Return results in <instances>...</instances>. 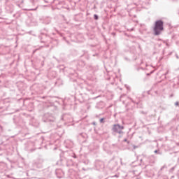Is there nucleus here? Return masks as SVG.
I'll return each mask as SVG.
<instances>
[{
  "mask_svg": "<svg viewBox=\"0 0 179 179\" xmlns=\"http://www.w3.org/2000/svg\"><path fill=\"white\" fill-rule=\"evenodd\" d=\"M164 22L162 20H158L155 21V25L153 27L154 36H160L162 33L164 31Z\"/></svg>",
  "mask_w": 179,
  "mask_h": 179,
  "instance_id": "1",
  "label": "nucleus"
},
{
  "mask_svg": "<svg viewBox=\"0 0 179 179\" xmlns=\"http://www.w3.org/2000/svg\"><path fill=\"white\" fill-rule=\"evenodd\" d=\"M43 122H55V117L51 113H45L43 116Z\"/></svg>",
  "mask_w": 179,
  "mask_h": 179,
  "instance_id": "2",
  "label": "nucleus"
},
{
  "mask_svg": "<svg viewBox=\"0 0 179 179\" xmlns=\"http://www.w3.org/2000/svg\"><path fill=\"white\" fill-rule=\"evenodd\" d=\"M96 170H103L104 169V162L100 160H96L94 162Z\"/></svg>",
  "mask_w": 179,
  "mask_h": 179,
  "instance_id": "3",
  "label": "nucleus"
},
{
  "mask_svg": "<svg viewBox=\"0 0 179 179\" xmlns=\"http://www.w3.org/2000/svg\"><path fill=\"white\" fill-rule=\"evenodd\" d=\"M33 146H34V143H33L32 142L28 143V144L25 147V150H27V152H30L31 153L34 152V150H36V148Z\"/></svg>",
  "mask_w": 179,
  "mask_h": 179,
  "instance_id": "4",
  "label": "nucleus"
},
{
  "mask_svg": "<svg viewBox=\"0 0 179 179\" xmlns=\"http://www.w3.org/2000/svg\"><path fill=\"white\" fill-rule=\"evenodd\" d=\"M120 129H124V126H121L120 124H114L113 127V132H117L119 131Z\"/></svg>",
  "mask_w": 179,
  "mask_h": 179,
  "instance_id": "5",
  "label": "nucleus"
},
{
  "mask_svg": "<svg viewBox=\"0 0 179 179\" xmlns=\"http://www.w3.org/2000/svg\"><path fill=\"white\" fill-rule=\"evenodd\" d=\"M85 65H86V63H85V61H83V60H78V61L77 62V68H78V69H82V68H84V67L85 66Z\"/></svg>",
  "mask_w": 179,
  "mask_h": 179,
  "instance_id": "6",
  "label": "nucleus"
},
{
  "mask_svg": "<svg viewBox=\"0 0 179 179\" xmlns=\"http://www.w3.org/2000/svg\"><path fill=\"white\" fill-rule=\"evenodd\" d=\"M41 36H45V37H50V33L48 32V29L44 28L41 30Z\"/></svg>",
  "mask_w": 179,
  "mask_h": 179,
  "instance_id": "7",
  "label": "nucleus"
},
{
  "mask_svg": "<svg viewBox=\"0 0 179 179\" xmlns=\"http://www.w3.org/2000/svg\"><path fill=\"white\" fill-rule=\"evenodd\" d=\"M117 165L118 164L114 160L110 161L108 164V166L110 169V170H114V168L117 167Z\"/></svg>",
  "mask_w": 179,
  "mask_h": 179,
  "instance_id": "8",
  "label": "nucleus"
},
{
  "mask_svg": "<svg viewBox=\"0 0 179 179\" xmlns=\"http://www.w3.org/2000/svg\"><path fill=\"white\" fill-rule=\"evenodd\" d=\"M6 10H7L8 13H13L14 8L13 5L10 4L6 6Z\"/></svg>",
  "mask_w": 179,
  "mask_h": 179,
  "instance_id": "9",
  "label": "nucleus"
},
{
  "mask_svg": "<svg viewBox=\"0 0 179 179\" xmlns=\"http://www.w3.org/2000/svg\"><path fill=\"white\" fill-rule=\"evenodd\" d=\"M67 167H71V166H76V164L72 161V159H69V157L67 158V163H66Z\"/></svg>",
  "mask_w": 179,
  "mask_h": 179,
  "instance_id": "10",
  "label": "nucleus"
},
{
  "mask_svg": "<svg viewBox=\"0 0 179 179\" xmlns=\"http://www.w3.org/2000/svg\"><path fill=\"white\" fill-rule=\"evenodd\" d=\"M55 173L57 178H62V176L64 175L62 170L57 169Z\"/></svg>",
  "mask_w": 179,
  "mask_h": 179,
  "instance_id": "11",
  "label": "nucleus"
},
{
  "mask_svg": "<svg viewBox=\"0 0 179 179\" xmlns=\"http://www.w3.org/2000/svg\"><path fill=\"white\" fill-rule=\"evenodd\" d=\"M43 23L44 24H50L51 23V17H45L43 20Z\"/></svg>",
  "mask_w": 179,
  "mask_h": 179,
  "instance_id": "12",
  "label": "nucleus"
},
{
  "mask_svg": "<svg viewBox=\"0 0 179 179\" xmlns=\"http://www.w3.org/2000/svg\"><path fill=\"white\" fill-rule=\"evenodd\" d=\"M69 156L70 157H73V159H76V155H75V153H73V152L70 151L69 152H65V156Z\"/></svg>",
  "mask_w": 179,
  "mask_h": 179,
  "instance_id": "13",
  "label": "nucleus"
},
{
  "mask_svg": "<svg viewBox=\"0 0 179 179\" xmlns=\"http://www.w3.org/2000/svg\"><path fill=\"white\" fill-rule=\"evenodd\" d=\"M78 138L80 139V138H83V139H86L87 138V134L85 133H81L79 134Z\"/></svg>",
  "mask_w": 179,
  "mask_h": 179,
  "instance_id": "14",
  "label": "nucleus"
},
{
  "mask_svg": "<svg viewBox=\"0 0 179 179\" xmlns=\"http://www.w3.org/2000/svg\"><path fill=\"white\" fill-rule=\"evenodd\" d=\"M86 69L88 71H94V66H92V64H89L86 66Z\"/></svg>",
  "mask_w": 179,
  "mask_h": 179,
  "instance_id": "15",
  "label": "nucleus"
},
{
  "mask_svg": "<svg viewBox=\"0 0 179 179\" xmlns=\"http://www.w3.org/2000/svg\"><path fill=\"white\" fill-rule=\"evenodd\" d=\"M165 168H166L165 165H164V166L161 168L160 171H159V175H158L159 177H162V176L160 175V173H161V172L162 171V170L164 169Z\"/></svg>",
  "mask_w": 179,
  "mask_h": 179,
  "instance_id": "16",
  "label": "nucleus"
},
{
  "mask_svg": "<svg viewBox=\"0 0 179 179\" xmlns=\"http://www.w3.org/2000/svg\"><path fill=\"white\" fill-rule=\"evenodd\" d=\"M165 168H166L165 165H164V166L161 168L160 171H159V175H158L159 177H162V176L160 175V173H161V172L162 171V170L164 169Z\"/></svg>",
  "mask_w": 179,
  "mask_h": 179,
  "instance_id": "17",
  "label": "nucleus"
},
{
  "mask_svg": "<svg viewBox=\"0 0 179 179\" xmlns=\"http://www.w3.org/2000/svg\"><path fill=\"white\" fill-rule=\"evenodd\" d=\"M104 120H106L105 117H102L99 120V122L101 124H104L106 122V121H104Z\"/></svg>",
  "mask_w": 179,
  "mask_h": 179,
  "instance_id": "18",
  "label": "nucleus"
},
{
  "mask_svg": "<svg viewBox=\"0 0 179 179\" xmlns=\"http://www.w3.org/2000/svg\"><path fill=\"white\" fill-rule=\"evenodd\" d=\"M94 20H99V15H97V14H94Z\"/></svg>",
  "mask_w": 179,
  "mask_h": 179,
  "instance_id": "19",
  "label": "nucleus"
},
{
  "mask_svg": "<svg viewBox=\"0 0 179 179\" xmlns=\"http://www.w3.org/2000/svg\"><path fill=\"white\" fill-rule=\"evenodd\" d=\"M62 120H63V121H66V115H64L62 116Z\"/></svg>",
  "mask_w": 179,
  "mask_h": 179,
  "instance_id": "20",
  "label": "nucleus"
},
{
  "mask_svg": "<svg viewBox=\"0 0 179 179\" xmlns=\"http://www.w3.org/2000/svg\"><path fill=\"white\" fill-rule=\"evenodd\" d=\"M155 153H156L157 155H162V152H160L159 150H155L154 151Z\"/></svg>",
  "mask_w": 179,
  "mask_h": 179,
  "instance_id": "21",
  "label": "nucleus"
},
{
  "mask_svg": "<svg viewBox=\"0 0 179 179\" xmlns=\"http://www.w3.org/2000/svg\"><path fill=\"white\" fill-rule=\"evenodd\" d=\"M38 38L41 39V43H44V41H43V36H39Z\"/></svg>",
  "mask_w": 179,
  "mask_h": 179,
  "instance_id": "22",
  "label": "nucleus"
},
{
  "mask_svg": "<svg viewBox=\"0 0 179 179\" xmlns=\"http://www.w3.org/2000/svg\"><path fill=\"white\" fill-rule=\"evenodd\" d=\"M116 134H120V135H121V134H122V129L116 131Z\"/></svg>",
  "mask_w": 179,
  "mask_h": 179,
  "instance_id": "23",
  "label": "nucleus"
},
{
  "mask_svg": "<svg viewBox=\"0 0 179 179\" xmlns=\"http://www.w3.org/2000/svg\"><path fill=\"white\" fill-rule=\"evenodd\" d=\"M174 169H176V166L172 167V168L170 169L169 172H170V173H173V171H174Z\"/></svg>",
  "mask_w": 179,
  "mask_h": 179,
  "instance_id": "24",
  "label": "nucleus"
},
{
  "mask_svg": "<svg viewBox=\"0 0 179 179\" xmlns=\"http://www.w3.org/2000/svg\"><path fill=\"white\" fill-rule=\"evenodd\" d=\"M164 43L166 44V47H170V44H169V43L166 41H164Z\"/></svg>",
  "mask_w": 179,
  "mask_h": 179,
  "instance_id": "25",
  "label": "nucleus"
},
{
  "mask_svg": "<svg viewBox=\"0 0 179 179\" xmlns=\"http://www.w3.org/2000/svg\"><path fill=\"white\" fill-rule=\"evenodd\" d=\"M36 166H37L38 169H41V167H43V165H41V164H40L39 165H36Z\"/></svg>",
  "mask_w": 179,
  "mask_h": 179,
  "instance_id": "26",
  "label": "nucleus"
},
{
  "mask_svg": "<svg viewBox=\"0 0 179 179\" xmlns=\"http://www.w3.org/2000/svg\"><path fill=\"white\" fill-rule=\"evenodd\" d=\"M175 106H176L177 107H179V102L178 101H176L175 103Z\"/></svg>",
  "mask_w": 179,
  "mask_h": 179,
  "instance_id": "27",
  "label": "nucleus"
},
{
  "mask_svg": "<svg viewBox=\"0 0 179 179\" xmlns=\"http://www.w3.org/2000/svg\"><path fill=\"white\" fill-rule=\"evenodd\" d=\"M164 179H169V177H167V176H164Z\"/></svg>",
  "mask_w": 179,
  "mask_h": 179,
  "instance_id": "28",
  "label": "nucleus"
},
{
  "mask_svg": "<svg viewBox=\"0 0 179 179\" xmlns=\"http://www.w3.org/2000/svg\"><path fill=\"white\" fill-rule=\"evenodd\" d=\"M176 57L177 59H179L178 55L176 54Z\"/></svg>",
  "mask_w": 179,
  "mask_h": 179,
  "instance_id": "29",
  "label": "nucleus"
},
{
  "mask_svg": "<svg viewBox=\"0 0 179 179\" xmlns=\"http://www.w3.org/2000/svg\"><path fill=\"white\" fill-rule=\"evenodd\" d=\"M97 124L96 123V122H92V125H96Z\"/></svg>",
  "mask_w": 179,
  "mask_h": 179,
  "instance_id": "30",
  "label": "nucleus"
},
{
  "mask_svg": "<svg viewBox=\"0 0 179 179\" xmlns=\"http://www.w3.org/2000/svg\"><path fill=\"white\" fill-rule=\"evenodd\" d=\"M150 163H155V160H151V161H150Z\"/></svg>",
  "mask_w": 179,
  "mask_h": 179,
  "instance_id": "31",
  "label": "nucleus"
},
{
  "mask_svg": "<svg viewBox=\"0 0 179 179\" xmlns=\"http://www.w3.org/2000/svg\"><path fill=\"white\" fill-rule=\"evenodd\" d=\"M150 159H151V160H152V159H155V157L153 156H152L150 157Z\"/></svg>",
  "mask_w": 179,
  "mask_h": 179,
  "instance_id": "32",
  "label": "nucleus"
},
{
  "mask_svg": "<svg viewBox=\"0 0 179 179\" xmlns=\"http://www.w3.org/2000/svg\"><path fill=\"white\" fill-rule=\"evenodd\" d=\"M41 65L42 66H44V62H42Z\"/></svg>",
  "mask_w": 179,
  "mask_h": 179,
  "instance_id": "33",
  "label": "nucleus"
},
{
  "mask_svg": "<svg viewBox=\"0 0 179 179\" xmlns=\"http://www.w3.org/2000/svg\"><path fill=\"white\" fill-rule=\"evenodd\" d=\"M123 141L124 142H127L128 140L127 138H124Z\"/></svg>",
  "mask_w": 179,
  "mask_h": 179,
  "instance_id": "34",
  "label": "nucleus"
},
{
  "mask_svg": "<svg viewBox=\"0 0 179 179\" xmlns=\"http://www.w3.org/2000/svg\"><path fill=\"white\" fill-rule=\"evenodd\" d=\"M177 176H178V178H179V169H178V171Z\"/></svg>",
  "mask_w": 179,
  "mask_h": 179,
  "instance_id": "35",
  "label": "nucleus"
},
{
  "mask_svg": "<svg viewBox=\"0 0 179 179\" xmlns=\"http://www.w3.org/2000/svg\"><path fill=\"white\" fill-rule=\"evenodd\" d=\"M40 163L41 164V163H43V159H40Z\"/></svg>",
  "mask_w": 179,
  "mask_h": 179,
  "instance_id": "36",
  "label": "nucleus"
},
{
  "mask_svg": "<svg viewBox=\"0 0 179 179\" xmlns=\"http://www.w3.org/2000/svg\"><path fill=\"white\" fill-rule=\"evenodd\" d=\"M20 2L21 3H22V2H23V0H20Z\"/></svg>",
  "mask_w": 179,
  "mask_h": 179,
  "instance_id": "37",
  "label": "nucleus"
},
{
  "mask_svg": "<svg viewBox=\"0 0 179 179\" xmlns=\"http://www.w3.org/2000/svg\"><path fill=\"white\" fill-rule=\"evenodd\" d=\"M32 10H37V8H35V9H32Z\"/></svg>",
  "mask_w": 179,
  "mask_h": 179,
  "instance_id": "38",
  "label": "nucleus"
},
{
  "mask_svg": "<svg viewBox=\"0 0 179 179\" xmlns=\"http://www.w3.org/2000/svg\"><path fill=\"white\" fill-rule=\"evenodd\" d=\"M131 100L132 103H135V101H134V100H132V99H131Z\"/></svg>",
  "mask_w": 179,
  "mask_h": 179,
  "instance_id": "39",
  "label": "nucleus"
},
{
  "mask_svg": "<svg viewBox=\"0 0 179 179\" xmlns=\"http://www.w3.org/2000/svg\"><path fill=\"white\" fill-rule=\"evenodd\" d=\"M13 1H15V2H17V0H13Z\"/></svg>",
  "mask_w": 179,
  "mask_h": 179,
  "instance_id": "40",
  "label": "nucleus"
},
{
  "mask_svg": "<svg viewBox=\"0 0 179 179\" xmlns=\"http://www.w3.org/2000/svg\"><path fill=\"white\" fill-rule=\"evenodd\" d=\"M133 30H134V28L131 29V31H133Z\"/></svg>",
  "mask_w": 179,
  "mask_h": 179,
  "instance_id": "41",
  "label": "nucleus"
},
{
  "mask_svg": "<svg viewBox=\"0 0 179 179\" xmlns=\"http://www.w3.org/2000/svg\"><path fill=\"white\" fill-rule=\"evenodd\" d=\"M56 30V31L57 32V33H59V31H58V30H57V29H55Z\"/></svg>",
  "mask_w": 179,
  "mask_h": 179,
  "instance_id": "42",
  "label": "nucleus"
},
{
  "mask_svg": "<svg viewBox=\"0 0 179 179\" xmlns=\"http://www.w3.org/2000/svg\"><path fill=\"white\" fill-rule=\"evenodd\" d=\"M17 6H20V4H17Z\"/></svg>",
  "mask_w": 179,
  "mask_h": 179,
  "instance_id": "43",
  "label": "nucleus"
},
{
  "mask_svg": "<svg viewBox=\"0 0 179 179\" xmlns=\"http://www.w3.org/2000/svg\"><path fill=\"white\" fill-rule=\"evenodd\" d=\"M112 34L115 35V33H113Z\"/></svg>",
  "mask_w": 179,
  "mask_h": 179,
  "instance_id": "44",
  "label": "nucleus"
},
{
  "mask_svg": "<svg viewBox=\"0 0 179 179\" xmlns=\"http://www.w3.org/2000/svg\"><path fill=\"white\" fill-rule=\"evenodd\" d=\"M60 36H62V34H60Z\"/></svg>",
  "mask_w": 179,
  "mask_h": 179,
  "instance_id": "45",
  "label": "nucleus"
},
{
  "mask_svg": "<svg viewBox=\"0 0 179 179\" xmlns=\"http://www.w3.org/2000/svg\"><path fill=\"white\" fill-rule=\"evenodd\" d=\"M52 34H55V33H52Z\"/></svg>",
  "mask_w": 179,
  "mask_h": 179,
  "instance_id": "46",
  "label": "nucleus"
},
{
  "mask_svg": "<svg viewBox=\"0 0 179 179\" xmlns=\"http://www.w3.org/2000/svg\"><path fill=\"white\" fill-rule=\"evenodd\" d=\"M34 52H36V50H35V51H34Z\"/></svg>",
  "mask_w": 179,
  "mask_h": 179,
  "instance_id": "47",
  "label": "nucleus"
}]
</instances>
